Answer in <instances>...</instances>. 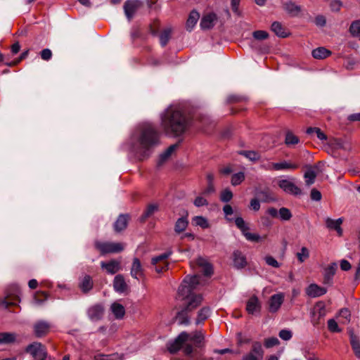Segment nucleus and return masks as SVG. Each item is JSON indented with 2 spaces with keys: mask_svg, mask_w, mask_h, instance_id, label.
Segmentation results:
<instances>
[{
  "mask_svg": "<svg viewBox=\"0 0 360 360\" xmlns=\"http://www.w3.org/2000/svg\"><path fill=\"white\" fill-rule=\"evenodd\" d=\"M79 286L84 293L88 292L93 288L94 286L92 278L89 275H85L81 279Z\"/></svg>",
  "mask_w": 360,
  "mask_h": 360,
  "instance_id": "nucleus-26",
  "label": "nucleus"
},
{
  "mask_svg": "<svg viewBox=\"0 0 360 360\" xmlns=\"http://www.w3.org/2000/svg\"><path fill=\"white\" fill-rule=\"evenodd\" d=\"M297 257L300 263L304 262L309 257V251L306 247H302L300 252L297 253Z\"/></svg>",
  "mask_w": 360,
  "mask_h": 360,
  "instance_id": "nucleus-46",
  "label": "nucleus"
},
{
  "mask_svg": "<svg viewBox=\"0 0 360 360\" xmlns=\"http://www.w3.org/2000/svg\"><path fill=\"white\" fill-rule=\"evenodd\" d=\"M113 288L115 290L119 293H122L127 290V284L126 283L123 276L119 274L114 278Z\"/></svg>",
  "mask_w": 360,
  "mask_h": 360,
  "instance_id": "nucleus-23",
  "label": "nucleus"
},
{
  "mask_svg": "<svg viewBox=\"0 0 360 360\" xmlns=\"http://www.w3.org/2000/svg\"><path fill=\"white\" fill-rule=\"evenodd\" d=\"M245 176L244 172H240L232 175L231 183L233 186H236L240 185L244 180Z\"/></svg>",
  "mask_w": 360,
  "mask_h": 360,
  "instance_id": "nucleus-42",
  "label": "nucleus"
},
{
  "mask_svg": "<svg viewBox=\"0 0 360 360\" xmlns=\"http://www.w3.org/2000/svg\"><path fill=\"white\" fill-rule=\"evenodd\" d=\"M202 297L200 295H194L190 297L188 304L184 308L186 311H191L198 307L202 302Z\"/></svg>",
  "mask_w": 360,
  "mask_h": 360,
  "instance_id": "nucleus-28",
  "label": "nucleus"
},
{
  "mask_svg": "<svg viewBox=\"0 0 360 360\" xmlns=\"http://www.w3.org/2000/svg\"><path fill=\"white\" fill-rule=\"evenodd\" d=\"M204 335L201 331H196L190 338L191 341H193L197 346H200V344L204 340Z\"/></svg>",
  "mask_w": 360,
  "mask_h": 360,
  "instance_id": "nucleus-45",
  "label": "nucleus"
},
{
  "mask_svg": "<svg viewBox=\"0 0 360 360\" xmlns=\"http://www.w3.org/2000/svg\"><path fill=\"white\" fill-rule=\"evenodd\" d=\"M218 20L217 15L213 12L204 14L201 18L200 26L202 30H210L215 25Z\"/></svg>",
  "mask_w": 360,
  "mask_h": 360,
  "instance_id": "nucleus-11",
  "label": "nucleus"
},
{
  "mask_svg": "<svg viewBox=\"0 0 360 360\" xmlns=\"http://www.w3.org/2000/svg\"><path fill=\"white\" fill-rule=\"evenodd\" d=\"M278 343H279V341L276 338H270L265 340L264 346L266 348H270L275 345H277Z\"/></svg>",
  "mask_w": 360,
  "mask_h": 360,
  "instance_id": "nucleus-57",
  "label": "nucleus"
},
{
  "mask_svg": "<svg viewBox=\"0 0 360 360\" xmlns=\"http://www.w3.org/2000/svg\"><path fill=\"white\" fill-rule=\"evenodd\" d=\"M264 260L266 263L271 266L278 268L280 267L279 263L277 262L276 259H274L272 256H266L264 257Z\"/></svg>",
  "mask_w": 360,
  "mask_h": 360,
  "instance_id": "nucleus-55",
  "label": "nucleus"
},
{
  "mask_svg": "<svg viewBox=\"0 0 360 360\" xmlns=\"http://www.w3.org/2000/svg\"><path fill=\"white\" fill-rule=\"evenodd\" d=\"M178 147L177 144L171 145L162 154L160 155V160L165 161Z\"/></svg>",
  "mask_w": 360,
  "mask_h": 360,
  "instance_id": "nucleus-49",
  "label": "nucleus"
},
{
  "mask_svg": "<svg viewBox=\"0 0 360 360\" xmlns=\"http://www.w3.org/2000/svg\"><path fill=\"white\" fill-rule=\"evenodd\" d=\"M271 30L279 37L285 38L288 35V32L283 27L281 23L277 21L271 24Z\"/></svg>",
  "mask_w": 360,
  "mask_h": 360,
  "instance_id": "nucleus-29",
  "label": "nucleus"
},
{
  "mask_svg": "<svg viewBox=\"0 0 360 360\" xmlns=\"http://www.w3.org/2000/svg\"><path fill=\"white\" fill-rule=\"evenodd\" d=\"M255 40L262 41L269 37V33L264 30H257L252 32Z\"/></svg>",
  "mask_w": 360,
  "mask_h": 360,
  "instance_id": "nucleus-48",
  "label": "nucleus"
},
{
  "mask_svg": "<svg viewBox=\"0 0 360 360\" xmlns=\"http://www.w3.org/2000/svg\"><path fill=\"white\" fill-rule=\"evenodd\" d=\"M326 226L330 230H335L337 231L338 236H341L342 235V229L341 228V224H342V219L339 218L338 219H333L331 218L326 219Z\"/></svg>",
  "mask_w": 360,
  "mask_h": 360,
  "instance_id": "nucleus-19",
  "label": "nucleus"
},
{
  "mask_svg": "<svg viewBox=\"0 0 360 360\" xmlns=\"http://www.w3.org/2000/svg\"><path fill=\"white\" fill-rule=\"evenodd\" d=\"M245 100V97L239 95H230L227 98V102L229 103H238Z\"/></svg>",
  "mask_w": 360,
  "mask_h": 360,
  "instance_id": "nucleus-59",
  "label": "nucleus"
},
{
  "mask_svg": "<svg viewBox=\"0 0 360 360\" xmlns=\"http://www.w3.org/2000/svg\"><path fill=\"white\" fill-rule=\"evenodd\" d=\"M193 203H194L195 206H196L198 207L208 205L207 200L201 196H198L195 199Z\"/></svg>",
  "mask_w": 360,
  "mask_h": 360,
  "instance_id": "nucleus-60",
  "label": "nucleus"
},
{
  "mask_svg": "<svg viewBox=\"0 0 360 360\" xmlns=\"http://www.w3.org/2000/svg\"><path fill=\"white\" fill-rule=\"evenodd\" d=\"M327 292L326 288L321 287L315 283L310 284L306 289L307 295L311 297H320Z\"/></svg>",
  "mask_w": 360,
  "mask_h": 360,
  "instance_id": "nucleus-18",
  "label": "nucleus"
},
{
  "mask_svg": "<svg viewBox=\"0 0 360 360\" xmlns=\"http://www.w3.org/2000/svg\"><path fill=\"white\" fill-rule=\"evenodd\" d=\"M350 344L356 356L360 359V342L353 332L349 333Z\"/></svg>",
  "mask_w": 360,
  "mask_h": 360,
  "instance_id": "nucleus-31",
  "label": "nucleus"
},
{
  "mask_svg": "<svg viewBox=\"0 0 360 360\" xmlns=\"http://www.w3.org/2000/svg\"><path fill=\"white\" fill-rule=\"evenodd\" d=\"M27 53H28V51H26L25 52H23L20 56L19 57V58L18 59H15L11 62H7L6 63V64L7 65H9V66H11V65H17L21 60L24 59L27 56Z\"/></svg>",
  "mask_w": 360,
  "mask_h": 360,
  "instance_id": "nucleus-61",
  "label": "nucleus"
},
{
  "mask_svg": "<svg viewBox=\"0 0 360 360\" xmlns=\"http://www.w3.org/2000/svg\"><path fill=\"white\" fill-rule=\"evenodd\" d=\"M337 268V264L333 262L329 264L328 266L324 269L323 283L330 284L332 283L333 278L336 272Z\"/></svg>",
  "mask_w": 360,
  "mask_h": 360,
  "instance_id": "nucleus-22",
  "label": "nucleus"
},
{
  "mask_svg": "<svg viewBox=\"0 0 360 360\" xmlns=\"http://www.w3.org/2000/svg\"><path fill=\"white\" fill-rule=\"evenodd\" d=\"M51 325L45 321H39L34 324V333L37 338L45 336L50 330Z\"/></svg>",
  "mask_w": 360,
  "mask_h": 360,
  "instance_id": "nucleus-13",
  "label": "nucleus"
},
{
  "mask_svg": "<svg viewBox=\"0 0 360 360\" xmlns=\"http://www.w3.org/2000/svg\"><path fill=\"white\" fill-rule=\"evenodd\" d=\"M284 301V294L279 292L271 296L269 300V311L271 313H276L278 311Z\"/></svg>",
  "mask_w": 360,
  "mask_h": 360,
  "instance_id": "nucleus-12",
  "label": "nucleus"
},
{
  "mask_svg": "<svg viewBox=\"0 0 360 360\" xmlns=\"http://www.w3.org/2000/svg\"><path fill=\"white\" fill-rule=\"evenodd\" d=\"M233 198V193L229 188H226L221 191L220 195V200L224 202H229Z\"/></svg>",
  "mask_w": 360,
  "mask_h": 360,
  "instance_id": "nucleus-50",
  "label": "nucleus"
},
{
  "mask_svg": "<svg viewBox=\"0 0 360 360\" xmlns=\"http://www.w3.org/2000/svg\"><path fill=\"white\" fill-rule=\"evenodd\" d=\"M194 221L196 225L202 227V228H207L209 226V224L207 220L203 217L198 216L194 218Z\"/></svg>",
  "mask_w": 360,
  "mask_h": 360,
  "instance_id": "nucleus-54",
  "label": "nucleus"
},
{
  "mask_svg": "<svg viewBox=\"0 0 360 360\" xmlns=\"http://www.w3.org/2000/svg\"><path fill=\"white\" fill-rule=\"evenodd\" d=\"M306 132L310 136L315 135L321 141L327 139V136L318 127H309Z\"/></svg>",
  "mask_w": 360,
  "mask_h": 360,
  "instance_id": "nucleus-36",
  "label": "nucleus"
},
{
  "mask_svg": "<svg viewBox=\"0 0 360 360\" xmlns=\"http://www.w3.org/2000/svg\"><path fill=\"white\" fill-rule=\"evenodd\" d=\"M263 356L264 350L262 344L259 342H254L250 352L245 355L242 360H262Z\"/></svg>",
  "mask_w": 360,
  "mask_h": 360,
  "instance_id": "nucleus-10",
  "label": "nucleus"
},
{
  "mask_svg": "<svg viewBox=\"0 0 360 360\" xmlns=\"http://www.w3.org/2000/svg\"><path fill=\"white\" fill-rule=\"evenodd\" d=\"M87 313L89 318L91 321H96L102 319L104 309L101 304H95L88 309Z\"/></svg>",
  "mask_w": 360,
  "mask_h": 360,
  "instance_id": "nucleus-14",
  "label": "nucleus"
},
{
  "mask_svg": "<svg viewBox=\"0 0 360 360\" xmlns=\"http://www.w3.org/2000/svg\"><path fill=\"white\" fill-rule=\"evenodd\" d=\"M199 18H200V13L197 11L193 10L190 13L188 18L186 20V30L188 32H191L193 30V28L195 27V26L196 25Z\"/></svg>",
  "mask_w": 360,
  "mask_h": 360,
  "instance_id": "nucleus-25",
  "label": "nucleus"
},
{
  "mask_svg": "<svg viewBox=\"0 0 360 360\" xmlns=\"http://www.w3.org/2000/svg\"><path fill=\"white\" fill-rule=\"evenodd\" d=\"M18 301L19 300L17 297L11 301L4 300L1 302V305L4 308H8L9 306L15 305Z\"/></svg>",
  "mask_w": 360,
  "mask_h": 360,
  "instance_id": "nucleus-64",
  "label": "nucleus"
},
{
  "mask_svg": "<svg viewBox=\"0 0 360 360\" xmlns=\"http://www.w3.org/2000/svg\"><path fill=\"white\" fill-rule=\"evenodd\" d=\"M279 216L282 220L288 221L292 217V214L289 209L282 207L279 210Z\"/></svg>",
  "mask_w": 360,
  "mask_h": 360,
  "instance_id": "nucleus-51",
  "label": "nucleus"
},
{
  "mask_svg": "<svg viewBox=\"0 0 360 360\" xmlns=\"http://www.w3.org/2000/svg\"><path fill=\"white\" fill-rule=\"evenodd\" d=\"M197 264L202 267L203 274L207 276H210L213 274L212 266L208 263L205 259L199 257L197 259Z\"/></svg>",
  "mask_w": 360,
  "mask_h": 360,
  "instance_id": "nucleus-32",
  "label": "nucleus"
},
{
  "mask_svg": "<svg viewBox=\"0 0 360 360\" xmlns=\"http://www.w3.org/2000/svg\"><path fill=\"white\" fill-rule=\"evenodd\" d=\"M351 34L355 37H360V20L354 21L349 27Z\"/></svg>",
  "mask_w": 360,
  "mask_h": 360,
  "instance_id": "nucleus-43",
  "label": "nucleus"
},
{
  "mask_svg": "<svg viewBox=\"0 0 360 360\" xmlns=\"http://www.w3.org/2000/svg\"><path fill=\"white\" fill-rule=\"evenodd\" d=\"M283 8L289 15L292 16L297 15L301 11V7L291 1L284 3Z\"/></svg>",
  "mask_w": 360,
  "mask_h": 360,
  "instance_id": "nucleus-27",
  "label": "nucleus"
},
{
  "mask_svg": "<svg viewBox=\"0 0 360 360\" xmlns=\"http://www.w3.org/2000/svg\"><path fill=\"white\" fill-rule=\"evenodd\" d=\"M200 283L198 275L187 276L178 288V294L182 299L189 298Z\"/></svg>",
  "mask_w": 360,
  "mask_h": 360,
  "instance_id": "nucleus-3",
  "label": "nucleus"
},
{
  "mask_svg": "<svg viewBox=\"0 0 360 360\" xmlns=\"http://www.w3.org/2000/svg\"><path fill=\"white\" fill-rule=\"evenodd\" d=\"M94 245L102 255L120 252L124 248V245L121 243L96 241Z\"/></svg>",
  "mask_w": 360,
  "mask_h": 360,
  "instance_id": "nucleus-4",
  "label": "nucleus"
},
{
  "mask_svg": "<svg viewBox=\"0 0 360 360\" xmlns=\"http://www.w3.org/2000/svg\"><path fill=\"white\" fill-rule=\"evenodd\" d=\"M129 217L128 214H120L114 224V229L119 233L124 230L129 221Z\"/></svg>",
  "mask_w": 360,
  "mask_h": 360,
  "instance_id": "nucleus-24",
  "label": "nucleus"
},
{
  "mask_svg": "<svg viewBox=\"0 0 360 360\" xmlns=\"http://www.w3.org/2000/svg\"><path fill=\"white\" fill-rule=\"evenodd\" d=\"M189 338L190 335L186 332L181 333L177 338L167 344L168 351L172 354L177 352Z\"/></svg>",
  "mask_w": 360,
  "mask_h": 360,
  "instance_id": "nucleus-7",
  "label": "nucleus"
},
{
  "mask_svg": "<svg viewBox=\"0 0 360 360\" xmlns=\"http://www.w3.org/2000/svg\"><path fill=\"white\" fill-rule=\"evenodd\" d=\"M273 167H274V170L280 171L285 169H296L299 167V165L296 163H291L286 161H283L281 162H276L274 164Z\"/></svg>",
  "mask_w": 360,
  "mask_h": 360,
  "instance_id": "nucleus-30",
  "label": "nucleus"
},
{
  "mask_svg": "<svg viewBox=\"0 0 360 360\" xmlns=\"http://www.w3.org/2000/svg\"><path fill=\"white\" fill-rule=\"evenodd\" d=\"M158 210V206L154 204L149 205L146 209L143 217L144 218L149 217Z\"/></svg>",
  "mask_w": 360,
  "mask_h": 360,
  "instance_id": "nucleus-53",
  "label": "nucleus"
},
{
  "mask_svg": "<svg viewBox=\"0 0 360 360\" xmlns=\"http://www.w3.org/2000/svg\"><path fill=\"white\" fill-rule=\"evenodd\" d=\"M188 312V311L184 309L177 314V319L181 324L188 325L189 323V318L187 316Z\"/></svg>",
  "mask_w": 360,
  "mask_h": 360,
  "instance_id": "nucleus-47",
  "label": "nucleus"
},
{
  "mask_svg": "<svg viewBox=\"0 0 360 360\" xmlns=\"http://www.w3.org/2000/svg\"><path fill=\"white\" fill-rule=\"evenodd\" d=\"M307 170L304 174V178L305 179V183L307 186H310L313 184L315 181L316 177L317 176V172L316 169H318L317 165H314V167L311 165H306Z\"/></svg>",
  "mask_w": 360,
  "mask_h": 360,
  "instance_id": "nucleus-21",
  "label": "nucleus"
},
{
  "mask_svg": "<svg viewBox=\"0 0 360 360\" xmlns=\"http://www.w3.org/2000/svg\"><path fill=\"white\" fill-rule=\"evenodd\" d=\"M330 52L324 47H319L311 52L312 56L316 59H323L330 55Z\"/></svg>",
  "mask_w": 360,
  "mask_h": 360,
  "instance_id": "nucleus-35",
  "label": "nucleus"
},
{
  "mask_svg": "<svg viewBox=\"0 0 360 360\" xmlns=\"http://www.w3.org/2000/svg\"><path fill=\"white\" fill-rule=\"evenodd\" d=\"M25 351L30 354L36 360H45L47 357V352L44 345L35 342L29 345Z\"/></svg>",
  "mask_w": 360,
  "mask_h": 360,
  "instance_id": "nucleus-5",
  "label": "nucleus"
},
{
  "mask_svg": "<svg viewBox=\"0 0 360 360\" xmlns=\"http://www.w3.org/2000/svg\"><path fill=\"white\" fill-rule=\"evenodd\" d=\"M160 133L152 124H145L142 126L139 138V146L133 147V152L141 160L149 156L150 148L159 144Z\"/></svg>",
  "mask_w": 360,
  "mask_h": 360,
  "instance_id": "nucleus-2",
  "label": "nucleus"
},
{
  "mask_svg": "<svg viewBox=\"0 0 360 360\" xmlns=\"http://www.w3.org/2000/svg\"><path fill=\"white\" fill-rule=\"evenodd\" d=\"M111 311L116 319H122L125 314V309L123 305L115 302L111 305Z\"/></svg>",
  "mask_w": 360,
  "mask_h": 360,
  "instance_id": "nucleus-33",
  "label": "nucleus"
},
{
  "mask_svg": "<svg viewBox=\"0 0 360 360\" xmlns=\"http://www.w3.org/2000/svg\"><path fill=\"white\" fill-rule=\"evenodd\" d=\"M236 226L240 230L246 240L251 242H259L261 236L257 233H250L249 226L242 217H237L235 219Z\"/></svg>",
  "mask_w": 360,
  "mask_h": 360,
  "instance_id": "nucleus-6",
  "label": "nucleus"
},
{
  "mask_svg": "<svg viewBox=\"0 0 360 360\" xmlns=\"http://www.w3.org/2000/svg\"><path fill=\"white\" fill-rule=\"evenodd\" d=\"M155 266V269L157 273H162L168 269L169 263L165 262V264L160 263Z\"/></svg>",
  "mask_w": 360,
  "mask_h": 360,
  "instance_id": "nucleus-62",
  "label": "nucleus"
},
{
  "mask_svg": "<svg viewBox=\"0 0 360 360\" xmlns=\"http://www.w3.org/2000/svg\"><path fill=\"white\" fill-rule=\"evenodd\" d=\"M130 274L136 279H139L143 276V269L139 259L134 258Z\"/></svg>",
  "mask_w": 360,
  "mask_h": 360,
  "instance_id": "nucleus-20",
  "label": "nucleus"
},
{
  "mask_svg": "<svg viewBox=\"0 0 360 360\" xmlns=\"http://www.w3.org/2000/svg\"><path fill=\"white\" fill-rule=\"evenodd\" d=\"M16 335L13 333H0V344H8L15 342Z\"/></svg>",
  "mask_w": 360,
  "mask_h": 360,
  "instance_id": "nucleus-40",
  "label": "nucleus"
},
{
  "mask_svg": "<svg viewBox=\"0 0 360 360\" xmlns=\"http://www.w3.org/2000/svg\"><path fill=\"white\" fill-rule=\"evenodd\" d=\"M101 267L105 269L109 274H115L120 269V262L119 261L112 259L108 262H101Z\"/></svg>",
  "mask_w": 360,
  "mask_h": 360,
  "instance_id": "nucleus-16",
  "label": "nucleus"
},
{
  "mask_svg": "<svg viewBox=\"0 0 360 360\" xmlns=\"http://www.w3.org/2000/svg\"><path fill=\"white\" fill-rule=\"evenodd\" d=\"M172 252L171 250L164 252L158 256L154 257L151 259L152 265H157L160 263L165 264V262H167V259L172 255Z\"/></svg>",
  "mask_w": 360,
  "mask_h": 360,
  "instance_id": "nucleus-37",
  "label": "nucleus"
},
{
  "mask_svg": "<svg viewBox=\"0 0 360 360\" xmlns=\"http://www.w3.org/2000/svg\"><path fill=\"white\" fill-rule=\"evenodd\" d=\"M293 181L294 179L292 178L291 179H281L278 181V185L284 192L288 194L300 195L302 191L295 184Z\"/></svg>",
  "mask_w": 360,
  "mask_h": 360,
  "instance_id": "nucleus-8",
  "label": "nucleus"
},
{
  "mask_svg": "<svg viewBox=\"0 0 360 360\" xmlns=\"http://www.w3.org/2000/svg\"><path fill=\"white\" fill-rule=\"evenodd\" d=\"M172 30L171 27H167L163 30L160 34V43L162 46H165L169 42L172 37Z\"/></svg>",
  "mask_w": 360,
  "mask_h": 360,
  "instance_id": "nucleus-34",
  "label": "nucleus"
},
{
  "mask_svg": "<svg viewBox=\"0 0 360 360\" xmlns=\"http://www.w3.org/2000/svg\"><path fill=\"white\" fill-rule=\"evenodd\" d=\"M161 124L167 134L177 136L186 131L190 121L179 107L171 105L163 113Z\"/></svg>",
  "mask_w": 360,
  "mask_h": 360,
  "instance_id": "nucleus-1",
  "label": "nucleus"
},
{
  "mask_svg": "<svg viewBox=\"0 0 360 360\" xmlns=\"http://www.w3.org/2000/svg\"><path fill=\"white\" fill-rule=\"evenodd\" d=\"M300 141L299 138L294 135L292 132L288 131L286 133L285 143L287 145H295Z\"/></svg>",
  "mask_w": 360,
  "mask_h": 360,
  "instance_id": "nucleus-44",
  "label": "nucleus"
},
{
  "mask_svg": "<svg viewBox=\"0 0 360 360\" xmlns=\"http://www.w3.org/2000/svg\"><path fill=\"white\" fill-rule=\"evenodd\" d=\"M142 6V2L139 0H128L124 4L125 15L130 21L137 11Z\"/></svg>",
  "mask_w": 360,
  "mask_h": 360,
  "instance_id": "nucleus-9",
  "label": "nucleus"
},
{
  "mask_svg": "<svg viewBox=\"0 0 360 360\" xmlns=\"http://www.w3.org/2000/svg\"><path fill=\"white\" fill-rule=\"evenodd\" d=\"M188 221L186 217H181L177 219L174 226V231L177 233H180L186 230L188 226Z\"/></svg>",
  "mask_w": 360,
  "mask_h": 360,
  "instance_id": "nucleus-38",
  "label": "nucleus"
},
{
  "mask_svg": "<svg viewBox=\"0 0 360 360\" xmlns=\"http://www.w3.org/2000/svg\"><path fill=\"white\" fill-rule=\"evenodd\" d=\"M233 263L235 268L238 269H243L247 265L245 256L240 250H235L233 252Z\"/></svg>",
  "mask_w": 360,
  "mask_h": 360,
  "instance_id": "nucleus-17",
  "label": "nucleus"
},
{
  "mask_svg": "<svg viewBox=\"0 0 360 360\" xmlns=\"http://www.w3.org/2000/svg\"><path fill=\"white\" fill-rule=\"evenodd\" d=\"M40 56L44 60H49L52 57V52L49 49H44L40 52Z\"/></svg>",
  "mask_w": 360,
  "mask_h": 360,
  "instance_id": "nucleus-58",
  "label": "nucleus"
},
{
  "mask_svg": "<svg viewBox=\"0 0 360 360\" xmlns=\"http://www.w3.org/2000/svg\"><path fill=\"white\" fill-rule=\"evenodd\" d=\"M311 198L315 201H319L321 199V193L316 188L311 191Z\"/></svg>",
  "mask_w": 360,
  "mask_h": 360,
  "instance_id": "nucleus-63",
  "label": "nucleus"
},
{
  "mask_svg": "<svg viewBox=\"0 0 360 360\" xmlns=\"http://www.w3.org/2000/svg\"><path fill=\"white\" fill-rule=\"evenodd\" d=\"M261 303L257 296L253 295L248 300L246 304V311L250 314H254L259 312L261 310Z\"/></svg>",
  "mask_w": 360,
  "mask_h": 360,
  "instance_id": "nucleus-15",
  "label": "nucleus"
},
{
  "mask_svg": "<svg viewBox=\"0 0 360 360\" xmlns=\"http://www.w3.org/2000/svg\"><path fill=\"white\" fill-rule=\"evenodd\" d=\"M239 154L253 162L257 161L260 158L259 153L255 150H242Z\"/></svg>",
  "mask_w": 360,
  "mask_h": 360,
  "instance_id": "nucleus-41",
  "label": "nucleus"
},
{
  "mask_svg": "<svg viewBox=\"0 0 360 360\" xmlns=\"http://www.w3.org/2000/svg\"><path fill=\"white\" fill-rule=\"evenodd\" d=\"M210 314V309L209 307H202L198 313V317L195 321L197 325L205 321Z\"/></svg>",
  "mask_w": 360,
  "mask_h": 360,
  "instance_id": "nucleus-39",
  "label": "nucleus"
},
{
  "mask_svg": "<svg viewBox=\"0 0 360 360\" xmlns=\"http://www.w3.org/2000/svg\"><path fill=\"white\" fill-rule=\"evenodd\" d=\"M279 337L283 340H289L291 339L292 335V332L289 330H281L278 334Z\"/></svg>",
  "mask_w": 360,
  "mask_h": 360,
  "instance_id": "nucleus-56",
  "label": "nucleus"
},
{
  "mask_svg": "<svg viewBox=\"0 0 360 360\" xmlns=\"http://www.w3.org/2000/svg\"><path fill=\"white\" fill-rule=\"evenodd\" d=\"M328 328L332 333H339L341 331L338 323L333 319L328 321Z\"/></svg>",
  "mask_w": 360,
  "mask_h": 360,
  "instance_id": "nucleus-52",
  "label": "nucleus"
}]
</instances>
